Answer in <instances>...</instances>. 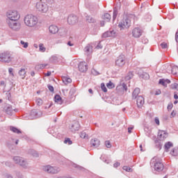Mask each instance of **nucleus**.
Listing matches in <instances>:
<instances>
[{"mask_svg": "<svg viewBox=\"0 0 178 178\" xmlns=\"http://www.w3.org/2000/svg\"><path fill=\"white\" fill-rule=\"evenodd\" d=\"M42 113L38 110H32L31 112V119H37L41 118Z\"/></svg>", "mask_w": 178, "mask_h": 178, "instance_id": "dca6fc26", "label": "nucleus"}, {"mask_svg": "<svg viewBox=\"0 0 178 178\" xmlns=\"http://www.w3.org/2000/svg\"><path fill=\"white\" fill-rule=\"evenodd\" d=\"M126 65V57L124 55H120L115 60V66L117 67H123Z\"/></svg>", "mask_w": 178, "mask_h": 178, "instance_id": "1a4fd4ad", "label": "nucleus"}, {"mask_svg": "<svg viewBox=\"0 0 178 178\" xmlns=\"http://www.w3.org/2000/svg\"><path fill=\"white\" fill-rule=\"evenodd\" d=\"M134 76V74H133V72H129L125 76V81H129V80H131V79H133Z\"/></svg>", "mask_w": 178, "mask_h": 178, "instance_id": "c85d7f7f", "label": "nucleus"}, {"mask_svg": "<svg viewBox=\"0 0 178 178\" xmlns=\"http://www.w3.org/2000/svg\"><path fill=\"white\" fill-rule=\"evenodd\" d=\"M43 170L47 173H51V175H56L60 172V168L59 167L45 165L43 167Z\"/></svg>", "mask_w": 178, "mask_h": 178, "instance_id": "39448f33", "label": "nucleus"}, {"mask_svg": "<svg viewBox=\"0 0 178 178\" xmlns=\"http://www.w3.org/2000/svg\"><path fill=\"white\" fill-rule=\"evenodd\" d=\"M31 154L33 155V156H35V158H38L39 156L38 152H37L35 150H31Z\"/></svg>", "mask_w": 178, "mask_h": 178, "instance_id": "37998d69", "label": "nucleus"}, {"mask_svg": "<svg viewBox=\"0 0 178 178\" xmlns=\"http://www.w3.org/2000/svg\"><path fill=\"white\" fill-rule=\"evenodd\" d=\"M39 51L40 52H45V51H47V49L44 46V44L42 43L39 44Z\"/></svg>", "mask_w": 178, "mask_h": 178, "instance_id": "f704fd0d", "label": "nucleus"}, {"mask_svg": "<svg viewBox=\"0 0 178 178\" xmlns=\"http://www.w3.org/2000/svg\"><path fill=\"white\" fill-rule=\"evenodd\" d=\"M165 138H168V133L163 130H159L158 132V140L165 141Z\"/></svg>", "mask_w": 178, "mask_h": 178, "instance_id": "2eb2a0df", "label": "nucleus"}, {"mask_svg": "<svg viewBox=\"0 0 178 178\" xmlns=\"http://www.w3.org/2000/svg\"><path fill=\"white\" fill-rule=\"evenodd\" d=\"M44 103V102L42 101V99H41L40 98H38L36 99V104L38 106H41V105H42V104Z\"/></svg>", "mask_w": 178, "mask_h": 178, "instance_id": "ea45409f", "label": "nucleus"}, {"mask_svg": "<svg viewBox=\"0 0 178 178\" xmlns=\"http://www.w3.org/2000/svg\"><path fill=\"white\" fill-rule=\"evenodd\" d=\"M131 24V20L130 19L125 17L119 23L118 27L120 30H124V29H129Z\"/></svg>", "mask_w": 178, "mask_h": 178, "instance_id": "6e6552de", "label": "nucleus"}, {"mask_svg": "<svg viewBox=\"0 0 178 178\" xmlns=\"http://www.w3.org/2000/svg\"><path fill=\"white\" fill-rule=\"evenodd\" d=\"M7 24L8 27L13 30V31H20V29H22V24L17 20H7Z\"/></svg>", "mask_w": 178, "mask_h": 178, "instance_id": "20e7f679", "label": "nucleus"}, {"mask_svg": "<svg viewBox=\"0 0 178 178\" xmlns=\"http://www.w3.org/2000/svg\"><path fill=\"white\" fill-rule=\"evenodd\" d=\"M170 154H171V155H172V156H177V155H178V150L173 149L170 152Z\"/></svg>", "mask_w": 178, "mask_h": 178, "instance_id": "a19ab883", "label": "nucleus"}, {"mask_svg": "<svg viewBox=\"0 0 178 178\" xmlns=\"http://www.w3.org/2000/svg\"><path fill=\"white\" fill-rule=\"evenodd\" d=\"M131 130H133V127L128 128V133H129V134L131 133Z\"/></svg>", "mask_w": 178, "mask_h": 178, "instance_id": "e2e57ef3", "label": "nucleus"}, {"mask_svg": "<svg viewBox=\"0 0 178 178\" xmlns=\"http://www.w3.org/2000/svg\"><path fill=\"white\" fill-rule=\"evenodd\" d=\"M70 129L72 133H76L80 129V122L79 121H75L70 127Z\"/></svg>", "mask_w": 178, "mask_h": 178, "instance_id": "f3484780", "label": "nucleus"}, {"mask_svg": "<svg viewBox=\"0 0 178 178\" xmlns=\"http://www.w3.org/2000/svg\"><path fill=\"white\" fill-rule=\"evenodd\" d=\"M62 80L63 83H64L65 85L70 84V83H72V79L67 76H63Z\"/></svg>", "mask_w": 178, "mask_h": 178, "instance_id": "bb28decb", "label": "nucleus"}, {"mask_svg": "<svg viewBox=\"0 0 178 178\" xmlns=\"http://www.w3.org/2000/svg\"><path fill=\"white\" fill-rule=\"evenodd\" d=\"M114 168H118V166H120V163L116 162L113 164Z\"/></svg>", "mask_w": 178, "mask_h": 178, "instance_id": "13d9d810", "label": "nucleus"}, {"mask_svg": "<svg viewBox=\"0 0 178 178\" xmlns=\"http://www.w3.org/2000/svg\"><path fill=\"white\" fill-rule=\"evenodd\" d=\"M172 74L174 76H178V67L177 66H173L172 67Z\"/></svg>", "mask_w": 178, "mask_h": 178, "instance_id": "72a5a7b5", "label": "nucleus"}, {"mask_svg": "<svg viewBox=\"0 0 178 178\" xmlns=\"http://www.w3.org/2000/svg\"><path fill=\"white\" fill-rule=\"evenodd\" d=\"M155 147L158 149H162V140H160L159 139H157L154 141Z\"/></svg>", "mask_w": 178, "mask_h": 178, "instance_id": "a878e982", "label": "nucleus"}, {"mask_svg": "<svg viewBox=\"0 0 178 178\" xmlns=\"http://www.w3.org/2000/svg\"><path fill=\"white\" fill-rule=\"evenodd\" d=\"M0 62H3L4 63H10L12 62V55L9 51H4L0 54Z\"/></svg>", "mask_w": 178, "mask_h": 178, "instance_id": "423d86ee", "label": "nucleus"}, {"mask_svg": "<svg viewBox=\"0 0 178 178\" xmlns=\"http://www.w3.org/2000/svg\"><path fill=\"white\" fill-rule=\"evenodd\" d=\"M45 76H47V77H49V76H51V72H47V73L45 74Z\"/></svg>", "mask_w": 178, "mask_h": 178, "instance_id": "69168bd1", "label": "nucleus"}, {"mask_svg": "<svg viewBox=\"0 0 178 178\" xmlns=\"http://www.w3.org/2000/svg\"><path fill=\"white\" fill-rule=\"evenodd\" d=\"M81 138H88V135L84 131L81 132L80 134Z\"/></svg>", "mask_w": 178, "mask_h": 178, "instance_id": "4c0bfd02", "label": "nucleus"}, {"mask_svg": "<svg viewBox=\"0 0 178 178\" xmlns=\"http://www.w3.org/2000/svg\"><path fill=\"white\" fill-rule=\"evenodd\" d=\"M6 177L7 178H13V177H12V175H7Z\"/></svg>", "mask_w": 178, "mask_h": 178, "instance_id": "774afa93", "label": "nucleus"}, {"mask_svg": "<svg viewBox=\"0 0 178 178\" xmlns=\"http://www.w3.org/2000/svg\"><path fill=\"white\" fill-rule=\"evenodd\" d=\"M49 31L51 33V34H56L58 31H59V28H58L56 25H51L49 27Z\"/></svg>", "mask_w": 178, "mask_h": 178, "instance_id": "412c9836", "label": "nucleus"}, {"mask_svg": "<svg viewBox=\"0 0 178 178\" xmlns=\"http://www.w3.org/2000/svg\"><path fill=\"white\" fill-rule=\"evenodd\" d=\"M13 161L15 163H17V165H19V166H22V168H27V161L22 157L14 156Z\"/></svg>", "mask_w": 178, "mask_h": 178, "instance_id": "9d476101", "label": "nucleus"}, {"mask_svg": "<svg viewBox=\"0 0 178 178\" xmlns=\"http://www.w3.org/2000/svg\"><path fill=\"white\" fill-rule=\"evenodd\" d=\"M79 22V17L74 15H70L67 17V23L68 24H76Z\"/></svg>", "mask_w": 178, "mask_h": 178, "instance_id": "f8f14e48", "label": "nucleus"}, {"mask_svg": "<svg viewBox=\"0 0 178 178\" xmlns=\"http://www.w3.org/2000/svg\"><path fill=\"white\" fill-rule=\"evenodd\" d=\"M48 89L49 90V91H51V92H54V86L49 85L48 86Z\"/></svg>", "mask_w": 178, "mask_h": 178, "instance_id": "6e6d98bb", "label": "nucleus"}, {"mask_svg": "<svg viewBox=\"0 0 178 178\" xmlns=\"http://www.w3.org/2000/svg\"><path fill=\"white\" fill-rule=\"evenodd\" d=\"M118 33L115 30L108 31L102 34V38H108V37H117Z\"/></svg>", "mask_w": 178, "mask_h": 178, "instance_id": "ddd939ff", "label": "nucleus"}, {"mask_svg": "<svg viewBox=\"0 0 178 178\" xmlns=\"http://www.w3.org/2000/svg\"><path fill=\"white\" fill-rule=\"evenodd\" d=\"M64 143L68 144L69 145H72L73 144V142H72L70 138H65V140H64Z\"/></svg>", "mask_w": 178, "mask_h": 178, "instance_id": "79ce46f5", "label": "nucleus"}, {"mask_svg": "<svg viewBox=\"0 0 178 178\" xmlns=\"http://www.w3.org/2000/svg\"><path fill=\"white\" fill-rule=\"evenodd\" d=\"M24 22L28 27H35L38 24V18L37 16L29 14L25 16Z\"/></svg>", "mask_w": 178, "mask_h": 178, "instance_id": "f03ea898", "label": "nucleus"}, {"mask_svg": "<svg viewBox=\"0 0 178 178\" xmlns=\"http://www.w3.org/2000/svg\"><path fill=\"white\" fill-rule=\"evenodd\" d=\"M108 88H113L114 86H113V83L112 82H109L106 84Z\"/></svg>", "mask_w": 178, "mask_h": 178, "instance_id": "8fccbe9b", "label": "nucleus"}, {"mask_svg": "<svg viewBox=\"0 0 178 178\" xmlns=\"http://www.w3.org/2000/svg\"><path fill=\"white\" fill-rule=\"evenodd\" d=\"M48 66V64H40L35 66L36 69H45Z\"/></svg>", "mask_w": 178, "mask_h": 178, "instance_id": "e433bc0d", "label": "nucleus"}, {"mask_svg": "<svg viewBox=\"0 0 178 178\" xmlns=\"http://www.w3.org/2000/svg\"><path fill=\"white\" fill-rule=\"evenodd\" d=\"M86 23H97V19H95V18L91 15H86Z\"/></svg>", "mask_w": 178, "mask_h": 178, "instance_id": "4be33fe9", "label": "nucleus"}, {"mask_svg": "<svg viewBox=\"0 0 178 178\" xmlns=\"http://www.w3.org/2000/svg\"><path fill=\"white\" fill-rule=\"evenodd\" d=\"M103 19L106 20V22H111V19H112V16L109 13H105L104 15Z\"/></svg>", "mask_w": 178, "mask_h": 178, "instance_id": "473e14b6", "label": "nucleus"}, {"mask_svg": "<svg viewBox=\"0 0 178 178\" xmlns=\"http://www.w3.org/2000/svg\"><path fill=\"white\" fill-rule=\"evenodd\" d=\"M122 169L123 170H126V172H133V170L130 167L124 166Z\"/></svg>", "mask_w": 178, "mask_h": 178, "instance_id": "49530a36", "label": "nucleus"}, {"mask_svg": "<svg viewBox=\"0 0 178 178\" xmlns=\"http://www.w3.org/2000/svg\"><path fill=\"white\" fill-rule=\"evenodd\" d=\"M5 111H6V113H7V115H10V116H12L13 115V112H19V109H17V108L13 109L12 108V106H7L6 108Z\"/></svg>", "mask_w": 178, "mask_h": 178, "instance_id": "6ab92c4d", "label": "nucleus"}, {"mask_svg": "<svg viewBox=\"0 0 178 178\" xmlns=\"http://www.w3.org/2000/svg\"><path fill=\"white\" fill-rule=\"evenodd\" d=\"M167 108L168 111H172V108H173V104L169 103Z\"/></svg>", "mask_w": 178, "mask_h": 178, "instance_id": "5fc2aeb1", "label": "nucleus"}, {"mask_svg": "<svg viewBox=\"0 0 178 178\" xmlns=\"http://www.w3.org/2000/svg\"><path fill=\"white\" fill-rule=\"evenodd\" d=\"M97 49H102V44H101V43H99L97 47H96Z\"/></svg>", "mask_w": 178, "mask_h": 178, "instance_id": "bf43d9fd", "label": "nucleus"}, {"mask_svg": "<svg viewBox=\"0 0 178 178\" xmlns=\"http://www.w3.org/2000/svg\"><path fill=\"white\" fill-rule=\"evenodd\" d=\"M159 83V84H161L164 87H166V86H168V84H166V83H168L169 84V83H170V80L167 79L166 81H165L164 79H160Z\"/></svg>", "mask_w": 178, "mask_h": 178, "instance_id": "2f4dec72", "label": "nucleus"}, {"mask_svg": "<svg viewBox=\"0 0 178 178\" xmlns=\"http://www.w3.org/2000/svg\"><path fill=\"white\" fill-rule=\"evenodd\" d=\"M176 116V113L175 111H172V112L170 114V118H175Z\"/></svg>", "mask_w": 178, "mask_h": 178, "instance_id": "4d7b16f0", "label": "nucleus"}, {"mask_svg": "<svg viewBox=\"0 0 178 178\" xmlns=\"http://www.w3.org/2000/svg\"><path fill=\"white\" fill-rule=\"evenodd\" d=\"M0 86H5V81H1L0 82Z\"/></svg>", "mask_w": 178, "mask_h": 178, "instance_id": "338daca9", "label": "nucleus"}, {"mask_svg": "<svg viewBox=\"0 0 178 178\" xmlns=\"http://www.w3.org/2000/svg\"><path fill=\"white\" fill-rule=\"evenodd\" d=\"M73 167L74 168H76L77 169H79V170H83V167L80 166V165H78L77 164H74L73 165Z\"/></svg>", "mask_w": 178, "mask_h": 178, "instance_id": "603ef678", "label": "nucleus"}, {"mask_svg": "<svg viewBox=\"0 0 178 178\" xmlns=\"http://www.w3.org/2000/svg\"><path fill=\"white\" fill-rule=\"evenodd\" d=\"M140 88H136L132 92V99H137L138 98V94H140Z\"/></svg>", "mask_w": 178, "mask_h": 178, "instance_id": "5701e85b", "label": "nucleus"}, {"mask_svg": "<svg viewBox=\"0 0 178 178\" xmlns=\"http://www.w3.org/2000/svg\"><path fill=\"white\" fill-rule=\"evenodd\" d=\"M171 88H172V90H177V91H178V83H174L171 84Z\"/></svg>", "mask_w": 178, "mask_h": 178, "instance_id": "58836bf2", "label": "nucleus"}, {"mask_svg": "<svg viewBox=\"0 0 178 178\" xmlns=\"http://www.w3.org/2000/svg\"><path fill=\"white\" fill-rule=\"evenodd\" d=\"M122 88L124 90V91H127V85L126 83H123L122 84Z\"/></svg>", "mask_w": 178, "mask_h": 178, "instance_id": "3c124183", "label": "nucleus"}, {"mask_svg": "<svg viewBox=\"0 0 178 178\" xmlns=\"http://www.w3.org/2000/svg\"><path fill=\"white\" fill-rule=\"evenodd\" d=\"M154 122H155L156 124H157V126H159V124H160V122H159V118L156 117V118H154Z\"/></svg>", "mask_w": 178, "mask_h": 178, "instance_id": "864d4df0", "label": "nucleus"}, {"mask_svg": "<svg viewBox=\"0 0 178 178\" xmlns=\"http://www.w3.org/2000/svg\"><path fill=\"white\" fill-rule=\"evenodd\" d=\"M8 72H9V73H11V74L13 75V73H12L13 72V68H9Z\"/></svg>", "mask_w": 178, "mask_h": 178, "instance_id": "0e129e2a", "label": "nucleus"}, {"mask_svg": "<svg viewBox=\"0 0 178 178\" xmlns=\"http://www.w3.org/2000/svg\"><path fill=\"white\" fill-rule=\"evenodd\" d=\"M136 99H137L136 104H137L138 107L143 108V106L144 105V104H145V100L144 99V97L138 96V97H136Z\"/></svg>", "mask_w": 178, "mask_h": 178, "instance_id": "a211bd4d", "label": "nucleus"}, {"mask_svg": "<svg viewBox=\"0 0 178 178\" xmlns=\"http://www.w3.org/2000/svg\"><path fill=\"white\" fill-rule=\"evenodd\" d=\"M54 101L55 102H56V104H58V105H62V104H63V100H62V97H60V96L58 95H55Z\"/></svg>", "mask_w": 178, "mask_h": 178, "instance_id": "393cba45", "label": "nucleus"}, {"mask_svg": "<svg viewBox=\"0 0 178 178\" xmlns=\"http://www.w3.org/2000/svg\"><path fill=\"white\" fill-rule=\"evenodd\" d=\"M151 166L154 168L156 172H162L163 170V163H162V160L158 157H154L150 162Z\"/></svg>", "mask_w": 178, "mask_h": 178, "instance_id": "7ed1b4c3", "label": "nucleus"}, {"mask_svg": "<svg viewBox=\"0 0 178 178\" xmlns=\"http://www.w3.org/2000/svg\"><path fill=\"white\" fill-rule=\"evenodd\" d=\"M100 26H101L102 27H104V26H105V22H104V21H102V22H100Z\"/></svg>", "mask_w": 178, "mask_h": 178, "instance_id": "052dcab7", "label": "nucleus"}, {"mask_svg": "<svg viewBox=\"0 0 178 178\" xmlns=\"http://www.w3.org/2000/svg\"><path fill=\"white\" fill-rule=\"evenodd\" d=\"M160 45L163 49L168 48V44L166 42H162Z\"/></svg>", "mask_w": 178, "mask_h": 178, "instance_id": "09e8293b", "label": "nucleus"}, {"mask_svg": "<svg viewBox=\"0 0 178 178\" xmlns=\"http://www.w3.org/2000/svg\"><path fill=\"white\" fill-rule=\"evenodd\" d=\"M105 146L106 147V148H111L112 147V144H111V141L106 140L105 141Z\"/></svg>", "mask_w": 178, "mask_h": 178, "instance_id": "a18cd8bd", "label": "nucleus"}, {"mask_svg": "<svg viewBox=\"0 0 178 178\" xmlns=\"http://www.w3.org/2000/svg\"><path fill=\"white\" fill-rule=\"evenodd\" d=\"M118 8H115L113 10V20H115L116 17H118Z\"/></svg>", "mask_w": 178, "mask_h": 178, "instance_id": "c9c22d12", "label": "nucleus"}, {"mask_svg": "<svg viewBox=\"0 0 178 178\" xmlns=\"http://www.w3.org/2000/svg\"><path fill=\"white\" fill-rule=\"evenodd\" d=\"M78 69H79V72H81V73H84L87 70H88V67L87 65V63H86V62L81 61L79 63V64L78 65Z\"/></svg>", "mask_w": 178, "mask_h": 178, "instance_id": "4468645a", "label": "nucleus"}, {"mask_svg": "<svg viewBox=\"0 0 178 178\" xmlns=\"http://www.w3.org/2000/svg\"><path fill=\"white\" fill-rule=\"evenodd\" d=\"M6 16L8 19L7 20H19L20 19V15H19V13L17 10H9L6 13Z\"/></svg>", "mask_w": 178, "mask_h": 178, "instance_id": "0eeeda50", "label": "nucleus"}, {"mask_svg": "<svg viewBox=\"0 0 178 178\" xmlns=\"http://www.w3.org/2000/svg\"><path fill=\"white\" fill-rule=\"evenodd\" d=\"M10 130L11 131H13V133H15L17 134H22V131H20V129H17V128H16L15 127H10Z\"/></svg>", "mask_w": 178, "mask_h": 178, "instance_id": "c756f323", "label": "nucleus"}, {"mask_svg": "<svg viewBox=\"0 0 178 178\" xmlns=\"http://www.w3.org/2000/svg\"><path fill=\"white\" fill-rule=\"evenodd\" d=\"M101 88L104 92H108V89L106 88V86H105V84L104 83H101Z\"/></svg>", "mask_w": 178, "mask_h": 178, "instance_id": "c03bdc74", "label": "nucleus"}, {"mask_svg": "<svg viewBox=\"0 0 178 178\" xmlns=\"http://www.w3.org/2000/svg\"><path fill=\"white\" fill-rule=\"evenodd\" d=\"M84 51L86 52V54L90 55V54H92V46L91 44H88L85 48H84Z\"/></svg>", "mask_w": 178, "mask_h": 178, "instance_id": "b1692460", "label": "nucleus"}, {"mask_svg": "<svg viewBox=\"0 0 178 178\" xmlns=\"http://www.w3.org/2000/svg\"><path fill=\"white\" fill-rule=\"evenodd\" d=\"M18 74L20 76V77H22V79H24L26 77V69L22 68L19 71Z\"/></svg>", "mask_w": 178, "mask_h": 178, "instance_id": "cd10ccee", "label": "nucleus"}, {"mask_svg": "<svg viewBox=\"0 0 178 178\" xmlns=\"http://www.w3.org/2000/svg\"><path fill=\"white\" fill-rule=\"evenodd\" d=\"M164 147H165V149L168 152V151L170 149V147H173V143H172L171 142H168L165 144Z\"/></svg>", "mask_w": 178, "mask_h": 178, "instance_id": "7c9ffc66", "label": "nucleus"}, {"mask_svg": "<svg viewBox=\"0 0 178 178\" xmlns=\"http://www.w3.org/2000/svg\"><path fill=\"white\" fill-rule=\"evenodd\" d=\"M141 35H143V30L140 28L136 27L132 30V36L134 37V38H140Z\"/></svg>", "mask_w": 178, "mask_h": 178, "instance_id": "9b49d317", "label": "nucleus"}, {"mask_svg": "<svg viewBox=\"0 0 178 178\" xmlns=\"http://www.w3.org/2000/svg\"><path fill=\"white\" fill-rule=\"evenodd\" d=\"M175 40H176L177 42H178V32H177L175 34Z\"/></svg>", "mask_w": 178, "mask_h": 178, "instance_id": "680f3d73", "label": "nucleus"}, {"mask_svg": "<svg viewBox=\"0 0 178 178\" xmlns=\"http://www.w3.org/2000/svg\"><path fill=\"white\" fill-rule=\"evenodd\" d=\"M54 2V0H40L36 2L35 8L40 13H47L49 10V5H52Z\"/></svg>", "mask_w": 178, "mask_h": 178, "instance_id": "f257e3e1", "label": "nucleus"}, {"mask_svg": "<svg viewBox=\"0 0 178 178\" xmlns=\"http://www.w3.org/2000/svg\"><path fill=\"white\" fill-rule=\"evenodd\" d=\"M101 144L99 140L97 138H93L90 140V145L91 147H94V148H98Z\"/></svg>", "mask_w": 178, "mask_h": 178, "instance_id": "aec40b11", "label": "nucleus"}, {"mask_svg": "<svg viewBox=\"0 0 178 178\" xmlns=\"http://www.w3.org/2000/svg\"><path fill=\"white\" fill-rule=\"evenodd\" d=\"M20 44H22V45H24V48H27L29 47V42H25L23 40L20 41Z\"/></svg>", "mask_w": 178, "mask_h": 178, "instance_id": "de8ad7c7", "label": "nucleus"}]
</instances>
